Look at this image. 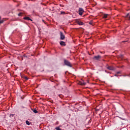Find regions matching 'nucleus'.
Wrapping results in <instances>:
<instances>
[{
	"label": "nucleus",
	"instance_id": "obj_9",
	"mask_svg": "<svg viewBox=\"0 0 130 130\" xmlns=\"http://www.w3.org/2000/svg\"><path fill=\"white\" fill-rule=\"evenodd\" d=\"M60 45L61 46H66V43L63 41H61L60 42Z\"/></svg>",
	"mask_w": 130,
	"mask_h": 130
},
{
	"label": "nucleus",
	"instance_id": "obj_23",
	"mask_svg": "<svg viewBox=\"0 0 130 130\" xmlns=\"http://www.w3.org/2000/svg\"><path fill=\"white\" fill-rule=\"evenodd\" d=\"M115 76L116 77H117V75H115Z\"/></svg>",
	"mask_w": 130,
	"mask_h": 130
},
{
	"label": "nucleus",
	"instance_id": "obj_7",
	"mask_svg": "<svg viewBox=\"0 0 130 130\" xmlns=\"http://www.w3.org/2000/svg\"><path fill=\"white\" fill-rule=\"evenodd\" d=\"M79 84L81 85V86H85V85H86V82L84 81H80Z\"/></svg>",
	"mask_w": 130,
	"mask_h": 130
},
{
	"label": "nucleus",
	"instance_id": "obj_10",
	"mask_svg": "<svg viewBox=\"0 0 130 130\" xmlns=\"http://www.w3.org/2000/svg\"><path fill=\"white\" fill-rule=\"evenodd\" d=\"M5 21H6L5 18H3V19L1 20V17H0V24H3V23H4Z\"/></svg>",
	"mask_w": 130,
	"mask_h": 130
},
{
	"label": "nucleus",
	"instance_id": "obj_12",
	"mask_svg": "<svg viewBox=\"0 0 130 130\" xmlns=\"http://www.w3.org/2000/svg\"><path fill=\"white\" fill-rule=\"evenodd\" d=\"M25 123H26V124H27V125H30V122H29V121H28V120H26V121H25Z\"/></svg>",
	"mask_w": 130,
	"mask_h": 130
},
{
	"label": "nucleus",
	"instance_id": "obj_21",
	"mask_svg": "<svg viewBox=\"0 0 130 130\" xmlns=\"http://www.w3.org/2000/svg\"><path fill=\"white\" fill-rule=\"evenodd\" d=\"M117 74H120V72H117Z\"/></svg>",
	"mask_w": 130,
	"mask_h": 130
},
{
	"label": "nucleus",
	"instance_id": "obj_1",
	"mask_svg": "<svg viewBox=\"0 0 130 130\" xmlns=\"http://www.w3.org/2000/svg\"><path fill=\"white\" fill-rule=\"evenodd\" d=\"M64 63L65 66H67V67H69L70 68H72V66L71 63V62L69 61L68 60H64Z\"/></svg>",
	"mask_w": 130,
	"mask_h": 130
},
{
	"label": "nucleus",
	"instance_id": "obj_3",
	"mask_svg": "<svg viewBox=\"0 0 130 130\" xmlns=\"http://www.w3.org/2000/svg\"><path fill=\"white\" fill-rule=\"evenodd\" d=\"M76 23H77V24H78V25H80V26H83V25H84V22L81 21V20L80 19H76L75 20Z\"/></svg>",
	"mask_w": 130,
	"mask_h": 130
},
{
	"label": "nucleus",
	"instance_id": "obj_15",
	"mask_svg": "<svg viewBox=\"0 0 130 130\" xmlns=\"http://www.w3.org/2000/svg\"><path fill=\"white\" fill-rule=\"evenodd\" d=\"M33 112H34V113H38V111H37L36 109L34 110Z\"/></svg>",
	"mask_w": 130,
	"mask_h": 130
},
{
	"label": "nucleus",
	"instance_id": "obj_17",
	"mask_svg": "<svg viewBox=\"0 0 130 130\" xmlns=\"http://www.w3.org/2000/svg\"><path fill=\"white\" fill-rule=\"evenodd\" d=\"M60 14H61V15H64L66 14V12L62 11V12H61Z\"/></svg>",
	"mask_w": 130,
	"mask_h": 130
},
{
	"label": "nucleus",
	"instance_id": "obj_14",
	"mask_svg": "<svg viewBox=\"0 0 130 130\" xmlns=\"http://www.w3.org/2000/svg\"><path fill=\"white\" fill-rule=\"evenodd\" d=\"M108 16V14H104L103 16V18L104 19H106V18H107Z\"/></svg>",
	"mask_w": 130,
	"mask_h": 130
},
{
	"label": "nucleus",
	"instance_id": "obj_5",
	"mask_svg": "<svg viewBox=\"0 0 130 130\" xmlns=\"http://www.w3.org/2000/svg\"><path fill=\"white\" fill-rule=\"evenodd\" d=\"M101 58V56L100 55H98V56H95L93 58V59H95V60H99Z\"/></svg>",
	"mask_w": 130,
	"mask_h": 130
},
{
	"label": "nucleus",
	"instance_id": "obj_20",
	"mask_svg": "<svg viewBox=\"0 0 130 130\" xmlns=\"http://www.w3.org/2000/svg\"><path fill=\"white\" fill-rule=\"evenodd\" d=\"M89 24H90V25H92V22H89Z\"/></svg>",
	"mask_w": 130,
	"mask_h": 130
},
{
	"label": "nucleus",
	"instance_id": "obj_13",
	"mask_svg": "<svg viewBox=\"0 0 130 130\" xmlns=\"http://www.w3.org/2000/svg\"><path fill=\"white\" fill-rule=\"evenodd\" d=\"M21 78H23V79H25V80H28V77H27L25 76H21Z\"/></svg>",
	"mask_w": 130,
	"mask_h": 130
},
{
	"label": "nucleus",
	"instance_id": "obj_8",
	"mask_svg": "<svg viewBox=\"0 0 130 130\" xmlns=\"http://www.w3.org/2000/svg\"><path fill=\"white\" fill-rule=\"evenodd\" d=\"M24 20H28L29 21H31V22H33V20L32 19H31V18H30L29 17H25L23 18Z\"/></svg>",
	"mask_w": 130,
	"mask_h": 130
},
{
	"label": "nucleus",
	"instance_id": "obj_24",
	"mask_svg": "<svg viewBox=\"0 0 130 130\" xmlns=\"http://www.w3.org/2000/svg\"><path fill=\"white\" fill-rule=\"evenodd\" d=\"M126 41H123V42H125Z\"/></svg>",
	"mask_w": 130,
	"mask_h": 130
},
{
	"label": "nucleus",
	"instance_id": "obj_11",
	"mask_svg": "<svg viewBox=\"0 0 130 130\" xmlns=\"http://www.w3.org/2000/svg\"><path fill=\"white\" fill-rule=\"evenodd\" d=\"M118 58H121V59H122L123 58V55L122 54H120L118 56Z\"/></svg>",
	"mask_w": 130,
	"mask_h": 130
},
{
	"label": "nucleus",
	"instance_id": "obj_18",
	"mask_svg": "<svg viewBox=\"0 0 130 130\" xmlns=\"http://www.w3.org/2000/svg\"><path fill=\"white\" fill-rule=\"evenodd\" d=\"M14 115H15L14 114H11L10 115V117H14Z\"/></svg>",
	"mask_w": 130,
	"mask_h": 130
},
{
	"label": "nucleus",
	"instance_id": "obj_2",
	"mask_svg": "<svg viewBox=\"0 0 130 130\" xmlns=\"http://www.w3.org/2000/svg\"><path fill=\"white\" fill-rule=\"evenodd\" d=\"M78 14L80 16H82L83 15V13L85 12V11H84V9L82 8H79L78 10Z\"/></svg>",
	"mask_w": 130,
	"mask_h": 130
},
{
	"label": "nucleus",
	"instance_id": "obj_22",
	"mask_svg": "<svg viewBox=\"0 0 130 130\" xmlns=\"http://www.w3.org/2000/svg\"><path fill=\"white\" fill-rule=\"evenodd\" d=\"M127 77H130V74L129 75H127Z\"/></svg>",
	"mask_w": 130,
	"mask_h": 130
},
{
	"label": "nucleus",
	"instance_id": "obj_6",
	"mask_svg": "<svg viewBox=\"0 0 130 130\" xmlns=\"http://www.w3.org/2000/svg\"><path fill=\"white\" fill-rule=\"evenodd\" d=\"M107 69H108V70H109L110 71H114V68H113L112 66H108L107 67Z\"/></svg>",
	"mask_w": 130,
	"mask_h": 130
},
{
	"label": "nucleus",
	"instance_id": "obj_16",
	"mask_svg": "<svg viewBox=\"0 0 130 130\" xmlns=\"http://www.w3.org/2000/svg\"><path fill=\"white\" fill-rule=\"evenodd\" d=\"M55 129H56V130H61V129L60 128H59V127H56Z\"/></svg>",
	"mask_w": 130,
	"mask_h": 130
},
{
	"label": "nucleus",
	"instance_id": "obj_4",
	"mask_svg": "<svg viewBox=\"0 0 130 130\" xmlns=\"http://www.w3.org/2000/svg\"><path fill=\"white\" fill-rule=\"evenodd\" d=\"M60 40H64L66 39V37L64 36V35H63V33L62 32H60Z\"/></svg>",
	"mask_w": 130,
	"mask_h": 130
},
{
	"label": "nucleus",
	"instance_id": "obj_19",
	"mask_svg": "<svg viewBox=\"0 0 130 130\" xmlns=\"http://www.w3.org/2000/svg\"><path fill=\"white\" fill-rule=\"evenodd\" d=\"M18 16H22V13L18 14Z\"/></svg>",
	"mask_w": 130,
	"mask_h": 130
}]
</instances>
